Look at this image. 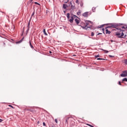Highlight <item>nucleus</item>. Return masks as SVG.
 Segmentation results:
<instances>
[{
	"instance_id": "nucleus-1",
	"label": "nucleus",
	"mask_w": 127,
	"mask_h": 127,
	"mask_svg": "<svg viewBox=\"0 0 127 127\" xmlns=\"http://www.w3.org/2000/svg\"><path fill=\"white\" fill-rule=\"evenodd\" d=\"M105 25H111L112 27H113V28H116V29L118 30H120V31H125V30L122 29L121 27H118L125 25V24L123 23H108L101 25V26H98L97 28H102V27H104Z\"/></svg>"
},
{
	"instance_id": "nucleus-15",
	"label": "nucleus",
	"mask_w": 127,
	"mask_h": 127,
	"mask_svg": "<svg viewBox=\"0 0 127 127\" xmlns=\"http://www.w3.org/2000/svg\"><path fill=\"white\" fill-rule=\"evenodd\" d=\"M122 82H127V78L125 77L122 79Z\"/></svg>"
},
{
	"instance_id": "nucleus-46",
	"label": "nucleus",
	"mask_w": 127,
	"mask_h": 127,
	"mask_svg": "<svg viewBox=\"0 0 127 127\" xmlns=\"http://www.w3.org/2000/svg\"><path fill=\"white\" fill-rule=\"evenodd\" d=\"M123 37H124V38H126V37H127V35H125L124 36V37L123 36Z\"/></svg>"
},
{
	"instance_id": "nucleus-24",
	"label": "nucleus",
	"mask_w": 127,
	"mask_h": 127,
	"mask_svg": "<svg viewBox=\"0 0 127 127\" xmlns=\"http://www.w3.org/2000/svg\"><path fill=\"white\" fill-rule=\"evenodd\" d=\"M121 28L122 29H126V28H127V27H126L125 26H121Z\"/></svg>"
},
{
	"instance_id": "nucleus-31",
	"label": "nucleus",
	"mask_w": 127,
	"mask_h": 127,
	"mask_svg": "<svg viewBox=\"0 0 127 127\" xmlns=\"http://www.w3.org/2000/svg\"><path fill=\"white\" fill-rule=\"evenodd\" d=\"M31 20V19H30L28 22V25H30V21Z\"/></svg>"
},
{
	"instance_id": "nucleus-28",
	"label": "nucleus",
	"mask_w": 127,
	"mask_h": 127,
	"mask_svg": "<svg viewBox=\"0 0 127 127\" xmlns=\"http://www.w3.org/2000/svg\"><path fill=\"white\" fill-rule=\"evenodd\" d=\"M94 35H95V34L94 33V32H92L91 36H94Z\"/></svg>"
},
{
	"instance_id": "nucleus-30",
	"label": "nucleus",
	"mask_w": 127,
	"mask_h": 127,
	"mask_svg": "<svg viewBox=\"0 0 127 127\" xmlns=\"http://www.w3.org/2000/svg\"><path fill=\"white\" fill-rule=\"evenodd\" d=\"M34 13H35L34 12H33L32 13L31 17V18H32V16H33V15H34Z\"/></svg>"
},
{
	"instance_id": "nucleus-47",
	"label": "nucleus",
	"mask_w": 127,
	"mask_h": 127,
	"mask_svg": "<svg viewBox=\"0 0 127 127\" xmlns=\"http://www.w3.org/2000/svg\"><path fill=\"white\" fill-rule=\"evenodd\" d=\"M2 122V120L0 119V123H1Z\"/></svg>"
},
{
	"instance_id": "nucleus-14",
	"label": "nucleus",
	"mask_w": 127,
	"mask_h": 127,
	"mask_svg": "<svg viewBox=\"0 0 127 127\" xmlns=\"http://www.w3.org/2000/svg\"><path fill=\"white\" fill-rule=\"evenodd\" d=\"M29 45H30L31 48H32V49H33V48H34L33 46H32V45L31 44V42L30 41H29Z\"/></svg>"
},
{
	"instance_id": "nucleus-10",
	"label": "nucleus",
	"mask_w": 127,
	"mask_h": 127,
	"mask_svg": "<svg viewBox=\"0 0 127 127\" xmlns=\"http://www.w3.org/2000/svg\"><path fill=\"white\" fill-rule=\"evenodd\" d=\"M74 21H75V23H76V24H79V23H80V20H78V19L77 18H75L74 19Z\"/></svg>"
},
{
	"instance_id": "nucleus-19",
	"label": "nucleus",
	"mask_w": 127,
	"mask_h": 127,
	"mask_svg": "<svg viewBox=\"0 0 127 127\" xmlns=\"http://www.w3.org/2000/svg\"><path fill=\"white\" fill-rule=\"evenodd\" d=\"M92 9V11L93 12H95V11H96V7H93Z\"/></svg>"
},
{
	"instance_id": "nucleus-7",
	"label": "nucleus",
	"mask_w": 127,
	"mask_h": 127,
	"mask_svg": "<svg viewBox=\"0 0 127 127\" xmlns=\"http://www.w3.org/2000/svg\"><path fill=\"white\" fill-rule=\"evenodd\" d=\"M69 6L67 4H63V8H64V9H66Z\"/></svg>"
},
{
	"instance_id": "nucleus-4",
	"label": "nucleus",
	"mask_w": 127,
	"mask_h": 127,
	"mask_svg": "<svg viewBox=\"0 0 127 127\" xmlns=\"http://www.w3.org/2000/svg\"><path fill=\"white\" fill-rule=\"evenodd\" d=\"M90 23H91V24H93V22L90 21V20H85V26L87 27V26H89V24H90Z\"/></svg>"
},
{
	"instance_id": "nucleus-3",
	"label": "nucleus",
	"mask_w": 127,
	"mask_h": 127,
	"mask_svg": "<svg viewBox=\"0 0 127 127\" xmlns=\"http://www.w3.org/2000/svg\"><path fill=\"white\" fill-rule=\"evenodd\" d=\"M127 70H124L121 74V77H127Z\"/></svg>"
},
{
	"instance_id": "nucleus-25",
	"label": "nucleus",
	"mask_w": 127,
	"mask_h": 127,
	"mask_svg": "<svg viewBox=\"0 0 127 127\" xmlns=\"http://www.w3.org/2000/svg\"><path fill=\"white\" fill-rule=\"evenodd\" d=\"M97 60H105V59H102V58H98L97 59Z\"/></svg>"
},
{
	"instance_id": "nucleus-5",
	"label": "nucleus",
	"mask_w": 127,
	"mask_h": 127,
	"mask_svg": "<svg viewBox=\"0 0 127 127\" xmlns=\"http://www.w3.org/2000/svg\"><path fill=\"white\" fill-rule=\"evenodd\" d=\"M74 18H75L74 16H71V19H69L68 21H69L70 23H73V22L74 21Z\"/></svg>"
},
{
	"instance_id": "nucleus-33",
	"label": "nucleus",
	"mask_w": 127,
	"mask_h": 127,
	"mask_svg": "<svg viewBox=\"0 0 127 127\" xmlns=\"http://www.w3.org/2000/svg\"><path fill=\"white\" fill-rule=\"evenodd\" d=\"M87 126H88L89 127H94V126H93L90 124H87Z\"/></svg>"
},
{
	"instance_id": "nucleus-50",
	"label": "nucleus",
	"mask_w": 127,
	"mask_h": 127,
	"mask_svg": "<svg viewBox=\"0 0 127 127\" xmlns=\"http://www.w3.org/2000/svg\"><path fill=\"white\" fill-rule=\"evenodd\" d=\"M49 53L51 54V53H52V51H50Z\"/></svg>"
},
{
	"instance_id": "nucleus-2",
	"label": "nucleus",
	"mask_w": 127,
	"mask_h": 127,
	"mask_svg": "<svg viewBox=\"0 0 127 127\" xmlns=\"http://www.w3.org/2000/svg\"><path fill=\"white\" fill-rule=\"evenodd\" d=\"M120 32H122L121 30H119V32L116 33V35L117 36L118 38H124V36L125 34L124 33V31H122V33L121 34Z\"/></svg>"
},
{
	"instance_id": "nucleus-35",
	"label": "nucleus",
	"mask_w": 127,
	"mask_h": 127,
	"mask_svg": "<svg viewBox=\"0 0 127 127\" xmlns=\"http://www.w3.org/2000/svg\"><path fill=\"white\" fill-rule=\"evenodd\" d=\"M72 16H73V18H76V17H78L77 16L75 15H72Z\"/></svg>"
},
{
	"instance_id": "nucleus-52",
	"label": "nucleus",
	"mask_w": 127,
	"mask_h": 127,
	"mask_svg": "<svg viewBox=\"0 0 127 127\" xmlns=\"http://www.w3.org/2000/svg\"><path fill=\"white\" fill-rule=\"evenodd\" d=\"M27 32H28V31L27 30V31H26V33H27Z\"/></svg>"
},
{
	"instance_id": "nucleus-16",
	"label": "nucleus",
	"mask_w": 127,
	"mask_h": 127,
	"mask_svg": "<svg viewBox=\"0 0 127 127\" xmlns=\"http://www.w3.org/2000/svg\"><path fill=\"white\" fill-rule=\"evenodd\" d=\"M43 32H44L45 35H46V36L48 35V34H47V33H46V31L45 29H43Z\"/></svg>"
},
{
	"instance_id": "nucleus-40",
	"label": "nucleus",
	"mask_w": 127,
	"mask_h": 127,
	"mask_svg": "<svg viewBox=\"0 0 127 127\" xmlns=\"http://www.w3.org/2000/svg\"><path fill=\"white\" fill-rule=\"evenodd\" d=\"M55 122H56V124H58V121L57 119H55Z\"/></svg>"
},
{
	"instance_id": "nucleus-44",
	"label": "nucleus",
	"mask_w": 127,
	"mask_h": 127,
	"mask_svg": "<svg viewBox=\"0 0 127 127\" xmlns=\"http://www.w3.org/2000/svg\"><path fill=\"white\" fill-rule=\"evenodd\" d=\"M84 4L83 3H81V4H80V6H83V5Z\"/></svg>"
},
{
	"instance_id": "nucleus-37",
	"label": "nucleus",
	"mask_w": 127,
	"mask_h": 127,
	"mask_svg": "<svg viewBox=\"0 0 127 127\" xmlns=\"http://www.w3.org/2000/svg\"><path fill=\"white\" fill-rule=\"evenodd\" d=\"M125 64L127 65V60H125Z\"/></svg>"
},
{
	"instance_id": "nucleus-39",
	"label": "nucleus",
	"mask_w": 127,
	"mask_h": 127,
	"mask_svg": "<svg viewBox=\"0 0 127 127\" xmlns=\"http://www.w3.org/2000/svg\"><path fill=\"white\" fill-rule=\"evenodd\" d=\"M43 125L44 127H46V124L45 123V122L43 123Z\"/></svg>"
},
{
	"instance_id": "nucleus-6",
	"label": "nucleus",
	"mask_w": 127,
	"mask_h": 127,
	"mask_svg": "<svg viewBox=\"0 0 127 127\" xmlns=\"http://www.w3.org/2000/svg\"><path fill=\"white\" fill-rule=\"evenodd\" d=\"M71 5V9H72V10H74V9H75V8H76V7H75V5H73L72 4V2H70L69 3V6Z\"/></svg>"
},
{
	"instance_id": "nucleus-32",
	"label": "nucleus",
	"mask_w": 127,
	"mask_h": 127,
	"mask_svg": "<svg viewBox=\"0 0 127 127\" xmlns=\"http://www.w3.org/2000/svg\"><path fill=\"white\" fill-rule=\"evenodd\" d=\"M35 4H38V5H40V4H39V3L37 2H35Z\"/></svg>"
},
{
	"instance_id": "nucleus-22",
	"label": "nucleus",
	"mask_w": 127,
	"mask_h": 127,
	"mask_svg": "<svg viewBox=\"0 0 127 127\" xmlns=\"http://www.w3.org/2000/svg\"><path fill=\"white\" fill-rule=\"evenodd\" d=\"M27 31H29V28H30V25H28V26H27Z\"/></svg>"
},
{
	"instance_id": "nucleus-11",
	"label": "nucleus",
	"mask_w": 127,
	"mask_h": 127,
	"mask_svg": "<svg viewBox=\"0 0 127 127\" xmlns=\"http://www.w3.org/2000/svg\"><path fill=\"white\" fill-rule=\"evenodd\" d=\"M85 25H86V23L81 22L80 26H81V27L82 28V26H85Z\"/></svg>"
},
{
	"instance_id": "nucleus-12",
	"label": "nucleus",
	"mask_w": 127,
	"mask_h": 127,
	"mask_svg": "<svg viewBox=\"0 0 127 127\" xmlns=\"http://www.w3.org/2000/svg\"><path fill=\"white\" fill-rule=\"evenodd\" d=\"M87 27H88V26H87V27H86V26H82V29H85V30H87V31H88L89 29H88V28H87Z\"/></svg>"
},
{
	"instance_id": "nucleus-54",
	"label": "nucleus",
	"mask_w": 127,
	"mask_h": 127,
	"mask_svg": "<svg viewBox=\"0 0 127 127\" xmlns=\"http://www.w3.org/2000/svg\"><path fill=\"white\" fill-rule=\"evenodd\" d=\"M39 123V122H38V124Z\"/></svg>"
},
{
	"instance_id": "nucleus-53",
	"label": "nucleus",
	"mask_w": 127,
	"mask_h": 127,
	"mask_svg": "<svg viewBox=\"0 0 127 127\" xmlns=\"http://www.w3.org/2000/svg\"><path fill=\"white\" fill-rule=\"evenodd\" d=\"M73 56H76V55H73Z\"/></svg>"
},
{
	"instance_id": "nucleus-36",
	"label": "nucleus",
	"mask_w": 127,
	"mask_h": 127,
	"mask_svg": "<svg viewBox=\"0 0 127 127\" xmlns=\"http://www.w3.org/2000/svg\"><path fill=\"white\" fill-rule=\"evenodd\" d=\"M109 57H110L111 58H113L115 57V56H112V55H109Z\"/></svg>"
},
{
	"instance_id": "nucleus-23",
	"label": "nucleus",
	"mask_w": 127,
	"mask_h": 127,
	"mask_svg": "<svg viewBox=\"0 0 127 127\" xmlns=\"http://www.w3.org/2000/svg\"><path fill=\"white\" fill-rule=\"evenodd\" d=\"M108 28H112V25H111V26H107V27H106L105 28L106 29H108Z\"/></svg>"
},
{
	"instance_id": "nucleus-42",
	"label": "nucleus",
	"mask_w": 127,
	"mask_h": 127,
	"mask_svg": "<svg viewBox=\"0 0 127 127\" xmlns=\"http://www.w3.org/2000/svg\"><path fill=\"white\" fill-rule=\"evenodd\" d=\"M101 34H102V33H99L98 34H97V35H101Z\"/></svg>"
},
{
	"instance_id": "nucleus-41",
	"label": "nucleus",
	"mask_w": 127,
	"mask_h": 127,
	"mask_svg": "<svg viewBox=\"0 0 127 127\" xmlns=\"http://www.w3.org/2000/svg\"><path fill=\"white\" fill-rule=\"evenodd\" d=\"M75 2L76 3H78V2H79V0H76Z\"/></svg>"
},
{
	"instance_id": "nucleus-38",
	"label": "nucleus",
	"mask_w": 127,
	"mask_h": 127,
	"mask_svg": "<svg viewBox=\"0 0 127 127\" xmlns=\"http://www.w3.org/2000/svg\"><path fill=\"white\" fill-rule=\"evenodd\" d=\"M9 107H10V108H12V109H14V107H13L12 105H9Z\"/></svg>"
},
{
	"instance_id": "nucleus-20",
	"label": "nucleus",
	"mask_w": 127,
	"mask_h": 127,
	"mask_svg": "<svg viewBox=\"0 0 127 127\" xmlns=\"http://www.w3.org/2000/svg\"><path fill=\"white\" fill-rule=\"evenodd\" d=\"M92 27H93V26L90 25L87 27V28H89L90 29H92Z\"/></svg>"
},
{
	"instance_id": "nucleus-9",
	"label": "nucleus",
	"mask_w": 127,
	"mask_h": 127,
	"mask_svg": "<svg viewBox=\"0 0 127 127\" xmlns=\"http://www.w3.org/2000/svg\"><path fill=\"white\" fill-rule=\"evenodd\" d=\"M24 39V37H23L20 41H17L16 42V44H18L19 43H21L22 42V41Z\"/></svg>"
},
{
	"instance_id": "nucleus-49",
	"label": "nucleus",
	"mask_w": 127,
	"mask_h": 127,
	"mask_svg": "<svg viewBox=\"0 0 127 127\" xmlns=\"http://www.w3.org/2000/svg\"><path fill=\"white\" fill-rule=\"evenodd\" d=\"M4 46L5 45V43H3Z\"/></svg>"
},
{
	"instance_id": "nucleus-34",
	"label": "nucleus",
	"mask_w": 127,
	"mask_h": 127,
	"mask_svg": "<svg viewBox=\"0 0 127 127\" xmlns=\"http://www.w3.org/2000/svg\"><path fill=\"white\" fill-rule=\"evenodd\" d=\"M119 85H120V86H122V82L121 81H119L118 82Z\"/></svg>"
},
{
	"instance_id": "nucleus-26",
	"label": "nucleus",
	"mask_w": 127,
	"mask_h": 127,
	"mask_svg": "<svg viewBox=\"0 0 127 127\" xmlns=\"http://www.w3.org/2000/svg\"><path fill=\"white\" fill-rule=\"evenodd\" d=\"M98 57H100V55H97L95 56V58H98Z\"/></svg>"
},
{
	"instance_id": "nucleus-8",
	"label": "nucleus",
	"mask_w": 127,
	"mask_h": 127,
	"mask_svg": "<svg viewBox=\"0 0 127 127\" xmlns=\"http://www.w3.org/2000/svg\"><path fill=\"white\" fill-rule=\"evenodd\" d=\"M83 16L84 17H88V12H85L82 14Z\"/></svg>"
},
{
	"instance_id": "nucleus-29",
	"label": "nucleus",
	"mask_w": 127,
	"mask_h": 127,
	"mask_svg": "<svg viewBox=\"0 0 127 127\" xmlns=\"http://www.w3.org/2000/svg\"><path fill=\"white\" fill-rule=\"evenodd\" d=\"M64 1L65 3H67L69 1V0H64Z\"/></svg>"
},
{
	"instance_id": "nucleus-13",
	"label": "nucleus",
	"mask_w": 127,
	"mask_h": 127,
	"mask_svg": "<svg viewBox=\"0 0 127 127\" xmlns=\"http://www.w3.org/2000/svg\"><path fill=\"white\" fill-rule=\"evenodd\" d=\"M106 34H111V31H109L108 29H106Z\"/></svg>"
},
{
	"instance_id": "nucleus-45",
	"label": "nucleus",
	"mask_w": 127,
	"mask_h": 127,
	"mask_svg": "<svg viewBox=\"0 0 127 127\" xmlns=\"http://www.w3.org/2000/svg\"><path fill=\"white\" fill-rule=\"evenodd\" d=\"M24 28H25V27H24L23 28V31H22V32H24Z\"/></svg>"
},
{
	"instance_id": "nucleus-18",
	"label": "nucleus",
	"mask_w": 127,
	"mask_h": 127,
	"mask_svg": "<svg viewBox=\"0 0 127 127\" xmlns=\"http://www.w3.org/2000/svg\"><path fill=\"white\" fill-rule=\"evenodd\" d=\"M66 16H67V19H69L70 18V13H67Z\"/></svg>"
},
{
	"instance_id": "nucleus-51",
	"label": "nucleus",
	"mask_w": 127,
	"mask_h": 127,
	"mask_svg": "<svg viewBox=\"0 0 127 127\" xmlns=\"http://www.w3.org/2000/svg\"><path fill=\"white\" fill-rule=\"evenodd\" d=\"M64 13H66V11H64Z\"/></svg>"
},
{
	"instance_id": "nucleus-17",
	"label": "nucleus",
	"mask_w": 127,
	"mask_h": 127,
	"mask_svg": "<svg viewBox=\"0 0 127 127\" xmlns=\"http://www.w3.org/2000/svg\"><path fill=\"white\" fill-rule=\"evenodd\" d=\"M68 120H69V118L65 119V124H66L67 126H68Z\"/></svg>"
},
{
	"instance_id": "nucleus-27",
	"label": "nucleus",
	"mask_w": 127,
	"mask_h": 127,
	"mask_svg": "<svg viewBox=\"0 0 127 127\" xmlns=\"http://www.w3.org/2000/svg\"><path fill=\"white\" fill-rule=\"evenodd\" d=\"M102 30L103 31V33H104V34H105V28H103Z\"/></svg>"
},
{
	"instance_id": "nucleus-43",
	"label": "nucleus",
	"mask_w": 127,
	"mask_h": 127,
	"mask_svg": "<svg viewBox=\"0 0 127 127\" xmlns=\"http://www.w3.org/2000/svg\"><path fill=\"white\" fill-rule=\"evenodd\" d=\"M23 33H24V32H22L21 36H23Z\"/></svg>"
},
{
	"instance_id": "nucleus-48",
	"label": "nucleus",
	"mask_w": 127,
	"mask_h": 127,
	"mask_svg": "<svg viewBox=\"0 0 127 127\" xmlns=\"http://www.w3.org/2000/svg\"><path fill=\"white\" fill-rule=\"evenodd\" d=\"M105 52H106V53H109V51H105Z\"/></svg>"
},
{
	"instance_id": "nucleus-21",
	"label": "nucleus",
	"mask_w": 127,
	"mask_h": 127,
	"mask_svg": "<svg viewBox=\"0 0 127 127\" xmlns=\"http://www.w3.org/2000/svg\"><path fill=\"white\" fill-rule=\"evenodd\" d=\"M77 15H80L81 14V11L79 10L78 12H77Z\"/></svg>"
}]
</instances>
